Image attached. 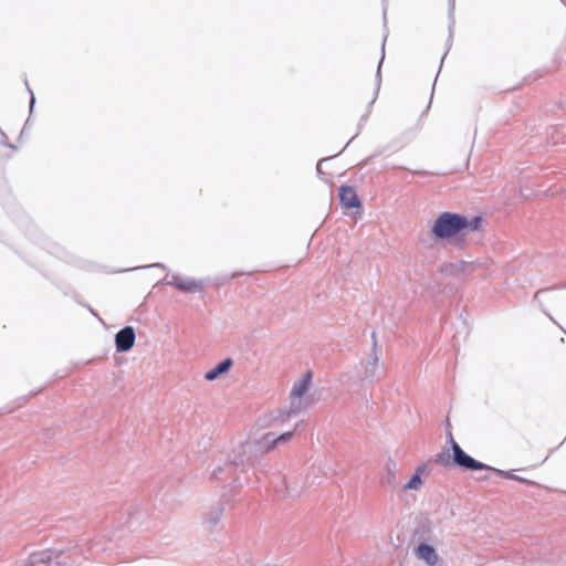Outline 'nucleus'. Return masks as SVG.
<instances>
[{"instance_id": "1", "label": "nucleus", "mask_w": 566, "mask_h": 566, "mask_svg": "<svg viewBox=\"0 0 566 566\" xmlns=\"http://www.w3.org/2000/svg\"><path fill=\"white\" fill-rule=\"evenodd\" d=\"M482 221L479 216L469 219L461 213L444 211L434 220L431 233L436 239L450 240L457 235H465L478 231Z\"/></svg>"}, {"instance_id": "2", "label": "nucleus", "mask_w": 566, "mask_h": 566, "mask_svg": "<svg viewBox=\"0 0 566 566\" xmlns=\"http://www.w3.org/2000/svg\"><path fill=\"white\" fill-rule=\"evenodd\" d=\"M451 450L453 454V464L470 471H482V470H491V467L482 463L471 455L465 453L463 449L453 440L452 433H449Z\"/></svg>"}, {"instance_id": "3", "label": "nucleus", "mask_w": 566, "mask_h": 566, "mask_svg": "<svg viewBox=\"0 0 566 566\" xmlns=\"http://www.w3.org/2000/svg\"><path fill=\"white\" fill-rule=\"evenodd\" d=\"M161 283L171 285L184 293L200 292L203 287L202 280H197L193 277H182L178 273L166 275V277L163 279Z\"/></svg>"}, {"instance_id": "4", "label": "nucleus", "mask_w": 566, "mask_h": 566, "mask_svg": "<svg viewBox=\"0 0 566 566\" xmlns=\"http://www.w3.org/2000/svg\"><path fill=\"white\" fill-rule=\"evenodd\" d=\"M371 337H373V349L369 355V358L365 363H363L364 373L360 376L361 382H365V381L371 382L378 376L379 368H380L375 332L371 334Z\"/></svg>"}, {"instance_id": "5", "label": "nucleus", "mask_w": 566, "mask_h": 566, "mask_svg": "<svg viewBox=\"0 0 566 566\" xmlns=\"http://www.w3.org/2000/svg\"><path fill=\"white\" fill-rule=\"evenodd\" d=\"M62 556V552L59 549H44L40 552L32 553L29 556L30 566H41L54 564L55 566H60L62 563L59 560Z\"/></svg>"}, {"instance_id": "6", "label": "nucleus", "mask_w": 566, "mask_h": 566, "mask_svg": "<svg viewBox=\"0 0 566 566\" xmlns=\"http://www.w3.org/2000/svg\"><path fill=\"white\" fill-rule=\"evenodd\" d=\"M136 334L132 326H125L115 335V348L117 353L130 350L135 344Z\"/></svg>"}, {"instance_id": "7", "label": "nucleus", "mask_w": 566, "mask_h": 566, "mask_svg": "<svg viewBox=\"0 0 566 566\" xmlns=\"http://www.w3.org/2000/svg\"><path fill=\"white\" fill-rule=\"evenodd\" d=\"M413 555L417 559L423 562L427 566H437L440 562L436 548L428 543H419L413 548Z\"/></svg>"}, {"instance_id": "8", "label": "nucleus", "mask_w": 566, "mask_h": 566, "mask_svg": "<svg viewBox=\"0 0 566 566\" xmlns=\"http://www.w3.org/2000/svg\"><path fill=\"white\" fill-rule=\"evenodd\" d=\"M339 200L340 203L346 208H359L360 200L355 191V189L350 186H342L339 188Z\"/></svg>"}, {"instance_id": "9", "label": "nucleus", "mask_w": 566, "mask_h": 566, "mask_svg": "<svg viewBox=\"0 0 566 566\" xmlns=\"http://www.w3.org/2000/svg\"><path fill=\"white\" fill-rule=\"evenodd\" d=\"M243 452H240L231 461L224 462L222 465L216 467L211 472V480H221L227 473L231 472L233 465H240L243 463Z\"/></svg>"}, {"instance_id": "10", "label": "nucleus", "mask_w": 566, "mask_h": 566, "mask_svg": "<svg viewBox=\"0 0 566 566\" xmlns=\"http://www.w3.org/2000/svg\"><path fill=\"white\" fill-rule=\"evenodd\" d=\"M223 503H218L203 515V525L208 530H214L223 516Z\"/></svg>"}, {"instance_id": "11", "label": "nucleus", "mask_w": 566, "mask_h": 566, "mask_svg": "<svg viewBox=\"0 0 566 566\" xmlns=\"http://www.w3.org/2000/svg\"><path fill=\"white\" fill-rule=\"evenodd\" d=\"M413 537L419 541V543H430L436 541V536L433 534L432 525L429 521H424L418 525L415 530Z\"/></svg>"}, {"instance_id": "12", "label": "nucleus", "mask_w": 566, "mask_h": 566, "mask_svg": "<svg viewBox=\"0 0 566 566\" xmlns=\"http://www.w3.org/2000/svg\"><path fill=\"white\" fill-rule=\"evenodd\" d=\"M312 381V374L307 371L303 374L302 378L296 381L291 390V398L298 399L308 390Z\"/></svg>"}, {"instance_id": "13", "label": "nucleus", "mask_w": 566, "mask_h": 566, "mask_svg": "<svg viewBox=\"0 0 566 566\" xmlns=\"http://www.w3.org/2000/svg\"><path fill=\"white\" fill-rule=\"evenodd\" d=\"M232 364L233 361L229 357L221 360L213 368L206 373L205 379L208 381L216 380L219 376L227 373L231 368Z\"/></svg>"}, {"instance_id": "14", "label": "nucleus", "mask_w": 566, "mask_h": 566, "mask_svg": "<svg viewBox=\"0 0 566 566\" xmlns=\"http://www.w3.org/2000/svg\"><path fill=\"white\" fill-rule=\"evenodd\" d=\"M396 470L397 463L392 459H388L386 462V474L382 476V484L392 489L397 486Z\"/></svg>"}, {"instance_id": "15", "label": "nucleus", "mask_w": 566, "mask_h": 566, "mask_svg": "<svg viewBox=\"0 0 566 566\" xmlns=\"http://www.w3.org/2000/svg\"><path fill=\"white\" fill-rule=\"evenodd\" d=\"M471 266V264L467 261H459L455 263L444 264L441 269L442 273L447 275H460L465 273L467 270Z\"/></svg>"}, {"instance_id": "16", "label": "nucleus", "mask_w": 566, "mask_h": 566, "mask_svg": "<svg viewBox=\"0 0 566 566\" xmlns=\"http://www.w3.org/2000/svg\"><path fill=\"white\" fill-rule=\"evenodd\" d=\"M305 407L306 406L303 403L301 398H291L290 407L289 409L281 411V418H291L293 416H296L301 413L305 409Z\"/></svg>"}, {"instance_id": "17", "label": "nucleus", "mask_w": 566, "mask_h": 566, "mask_svg": "<svg viewBox=\"0 0 566 566\" xmlns=\"http://www.w3.org/2000/svg\"><path fill=\"white\" fill-rule=\"evenodd\" d=\"M386 39H387V35L384 36V41H382V45H381V59H380V62L378 64V67H377V72H376V78H375V92H374V98L371 101L370 104H373L377 96H378V93H379V90H380V85H381V65H382V62H384V59H385V42H386Z\"/></svg>"}, {"instance_id": "18", "label": "nucleus", "mask_w": 566, "mask_h": 566, "mask_svg": "<svg viewBox=\"0 0 566 566\" xmlns=\"http://www.w3.org/2000/svg\"><path fill=\"white\" fill-rule=\"evenodd\" d=\"M277 444L276 434L273 432L265 433L259 441L260 450L269 451Z\"/></svg>"}, {"instance_id": "19", "label": "nucleus", "mask_w": 566, "mask_h": 566, "mask_svg": "<svg viewBox=\"0 0 566 566\" xmlns=\"http://www.w3.org/2000/svg\"><path fill=\"white\" fill-rule=\"evenodd\" d=\"M322 479L323 478H322L321 469L319 468H313L312 471L306 476V481L304 482V485L302 486V489L304 486H312V485L321 484Z\"/></svg>"}, {"instance_id": "20", "label": "nucleus", "mask_w": 566, "mask_h": 566, "mask_svg": "<svg viewBox=\"0 0 566 566\" xmlns=\"http://www.w3.org/2000/svg\"><path fill=\"white\" fill-rule=\"evenodd\" d=\"M491 470L494 471L500 476H503L505 479H510V480H514V481H518V482H524V483H532L531 481H528V480H526V479H524L522 476L515 475L513 470L504 471V470H500V469H494L492 467H491Z\"/></svg>"}, {"instance_id": "21", "label": "nucleus", "mask_w": 566, "mask_h": 566, "mask_svg": "<svg viewBox=\"0 0 566 566\" xmlns=\"http://www.w3.org/2000/svg\"><path fill=\"white\" fill-rule=\"evenodd\" d=\"M422 485V479L418 474H413L412 478L403 485V490H419Z\"/></svg>"}, {"instance_id": "22", "label": "nucleus", "mask_w": 566, "mask_h": 566, "mask_svg": "<svg viewBox=\"0 0 566 566\" xmlns=\"http://www.w3.org/2000/svg\"><path fill=\"white\" fill-rule=\"evenodd\" d=\"M448 3H449V18H450V24H449V41H450L452 38V25L454 24L453 11H454V6H455V0H448Z\"/></svg>"}, {"instance_id": "23", "label": "nucleus", "mask_w": 566, "mask_h": 566, "mask_svg": "<svg viewBox=\"0 0 566 566\" xmlns=\"http://www.w3.org/2000/svg\"><path fill=\"white\" fill-rule=\"evenodd\" d=\"M24 84H25V88H27L28 93L30 94V114H32L34 105H35V96L29 85L28 78H24Z\"/></svg>"}, {"instance_id": "24", "label": "nucleus", "mask_w": 566, "mask_h": 566, "mask_svg": "<svg viewBox=\"0 0 566 566\" xmlns=\"http://www.w3.org/2000/svg\"><path fill=\"white\" fill-rule=\"evenodd\" d=\"M0 144L6 147H9L13 150H17V146H14L13 144H11L9 142L7 134L1 128H0Z\"/></svg>"}, {"instance_id": "25", "label": "nucleus", "mask_w": 566, "mask_h": 566, "mask_svg": "<svg viewBox=\"0 0 566 566\" xmlns=\"http://www.w3.org/2000/svg\"><path fill=\"white\" fill-rule=\"evenodd\" d=\"M286 494L290 497H297L302 494V489H300L297 486L286 485Z\"/></svg>"}, {"instance_id": "26", "label": "nucleus", "mask_w": 566, "mask_h": 566, "mask_svg": "<svg viewBox=\"0 0 566 566\" xmlns=\"http://www.w3.org/2000/svg\"><path fill=\"white\" fill-rule=\"evenodd\" d=\"M293 437V432L292 431H289V432H284L280 436H276V440H277V443L280 442H287L292 439Z\"/></svg>"}, {"instance_id": "27", "label": "nucleus", "mask_w": 566, "mask_h": 566, "mask_svg": "<svg viewBox=\"0 0 566 566\" xmlns=\"http://www.w3.org/2000/svg\"><path fill=\"white\" fill-rule=\"evenodd\" d=\"M149 268H161V269H165L166 266L163 263H154V264H149V265H145V266H136V268H133L132 270L149 269Z\"/></svg>"}, {"instance_id": "28", "label": "nucleus", "mask_w": 566, "mask_h": 566, "mask_svg": "<svg viewBox=\"0 0 566 566\" xmlns=\"http://www.w3.org/2000/svg\"><path fill=\"white\" fill-rule=\"evenodd\" d=\"M446 457H447V454L444 452L438 453L436 455L434 462L438 464H446V461H444Z\"/></svg>"}, {"instance_id": "29", "label": "nucleus", "mask_w": 566, "mask_h": 566, "mask_svg": "<svg viewBox=\"0 0 566 566\" xmlns=\"http://www.w3.org/2000/svg\"><path fill=\"white\" fill-rule=\"evenodd\" d=\"M325 160H326V159H325V158H323V159H321V160L317 163V165H316V171H317V174H318V175L323 174V171H322V165H323V163H324Z\"/></svg>"}, {"instance_id": "30", "label": "nucleus", "mask_w": 566, "mask_h": 566, "mask_svg": "<svg viewBox=\"0 0 566 566\" xmlns=\"http://www.w3.org/2000/svg\"><path fill=\"white\" fill-rule=\"evenodd\" d=\"M424 470H426L424 465H419V467H417L415 474H418L419 476H421V474L424 472Z\"/></svg>"}, {"instance_id": "31", "label": "nucleus", "mask_w": 566, "mask_h": 566, "mask_svg": "<svg viewBox=\"0 0 566 566\" xmlns=\"http://www.w3.org/2000/svg\"><path fill=\"white\" fill-rule=\"evenodd\" d=\"M30 117L25 120L24 127L22 128L21 135L24 133L27 126H30Z\"/></svg>"}, {"instance_id": "32", "label": "nucleus", "mask_w": 566, "mask_h": 566, "mask_svg": "<svg viewBox=\"0 0 566 566\" xmlns=\"http://www.w3.org/2000/svg\"><path fill=\"white\" fill-rule=\"evenodd\" d=\"M30 117L25 120L24 127L22 128L21 135L24 133L27 126H30Z\"/></svg>"}, {"instance_id": "33", "label": "nucleus", "mask_w": 566, "mask_h": 566, "mask_svg": "<svg viewBox=\"0 0 566 566\" xmlns=\"http://www.w3.org/2000/svg\"><path fill=\"white\" fill-rule=\"evenodd\" d=\"M547 291H538L536 294H535V298H538L541 294H544L546 293Z\"/></svg>"}, {"instance_id": "34", "label": "nucleus", "mask_w": 566, "mask_h": 566, "mask_svg": "<svg viewBox=\"0 0 566 566\" xmlns=\"http://www.w3.org/2000/svg\"><path fill=\"white\" fill-rule=\"evenodd\" d=\"M349 143H352V139H348V143L344 145V148H347L349 146Z\"/></svg>"}, {"instance_id": "35", "label": "nucleus", "mask_w": 566, "mask_h": 566, "mask_svg": "<svg viewBox=\"0 0 566 566\" xmlns=\"http://www.w3.org/2000/svg\"><path fill=\"white\" fill-rule=\"evenodd\" d=\"M349 143H352V139H348V143L344 145V148H347L349 146Z\"/></svg>"}, {"instance_id": "36", "label": "nucleus", "mask_w": 566, "mask_h": 566, "mask_svg": "<svg viewBox=\"0 0 566 566\" xmlns=\"http://www.w3.org/2000/svg\"><path fill=\"white\" fill-rule=\"evenodd\" d=\"M349 143H352V139H348V143L344 145V148H347L349 146Z\"/></svg>"}, {"instance_id": "37", "label": "nucleus", "mask_w": 566, "mask_h": 566, "mask_svg": "<svg viewBox=\"0 0 566 566\" xmlns=\"http://www.w3.org/2000/svg\"><path fill=\"white\" fill-rule=\"evenodd\" d=\"M349 143H352V139H348V143L344 145V148H347L349 146Z\"/></svg>"}, {"instance_id": "38", "label": "nucleus", "mask_w": 566, "mask_h": 566, "mask_svg": "<svg viewBox=\"0 0 566 566\" xmlns=\"http://www.w3.org/2000/svg\"><path fill=\"white\" fill-rule=\"evenodd\" d=\"M382 17H384V20L386 21V11L385 10H384Z\"/></svg>"}]
</instances>
